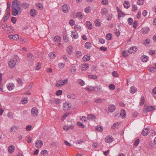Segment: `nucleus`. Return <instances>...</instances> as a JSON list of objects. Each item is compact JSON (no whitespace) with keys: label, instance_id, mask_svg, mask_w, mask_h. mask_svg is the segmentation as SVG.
Instances as JSON below:
<instances>
[{"label":"nucleus","instance_id":"423d86ee","mask_svg":"<svg viewBox=\"0 0 156 156\" xmlns=\"http://www.w3.org/2000/svg\"><path fill=\"white\" fill-rule=\"evenodd\" d=\"M63 110L64 111H67L70 110L71 108V104L69 103L66 102L63 104Z\"/></svg>","mask_w":156,"mask_h":156},{"label":"nucleus","instance_id":"c756f323","mask_svg":"<svg viewBox=\"0 0 156 156\" xmlns=\"http://www.w3.org/2000/svg\"><path fill=\"white\" fill-rule=\"evenodd\" d=\"M149 30V29L147 27H144L142 29V32L144 34H146Z\"/></svg>","mask_w":156,"mask_h":156},{"label":"nucleus","instance_id":"aec40b11","mask_svg":"<svg viewBox=\"0 0 156 156\" xmlns=\"http://www.w3.org/2000/svg\"><path fill=\"white\" fill-rule=\"evenodd\" d=\"M120 115L122 119L125 118L126 115V111L124 109H122L121 110Z\"/></svg>","mask_w":156,"mask_h":156},{"label":"nucleus","instance_id":"6e6552de","mask_svg":"<svg viewBox=\"0 0 156 156\" xmlns=\"http://www.w3.org/2000/svg\"><path fill=\"white\" fill-rule=\"evenodd\" d=\"M137 51V48L136 46H133L129 48L128 52L129 54H132V53H134Z\"/></svg>","mask_w":156,"mask_h":156},{"label":"nucleus","instance_id":"9b49d317","mask_svg":"<svg viewBox=\"0 0 156 156\" xmlns=\"http://www.w3.org/2000/svg\"><path fill=\"white\" fill-rule=\"evenodd\" d=\"M27 60L31 62H32L34 60V55L31 53H28L27 55Z\"/></svg>","mask_w":156,"mask_h":156},{"label":"nucleus","instance_id":"052dcab7","mask_svg":"<svg viewBox=\"0 0 156 156\" xmlns=\"http://www.w3.org/2000/svg\"><path fill=\"white\" fill-rule=\"evenodd\" d=\"M120 124L119 122H117L114 123L113 126H112L111 128L112 129H114L115 128L116 126Z\"/></svg>","mask_w":156,"mask_h":156},{"label":"nucleus","instance_id":"4be33fe9","mask_svg":"<svg viewBox=\"0 0 156 156\" xmlns=\"http://www.w3.org/2000/svg\"><path fill=\"white\" fill-rule=\"evenodd\" d=\"M14 85L13 84L9 83L7 85V87L9 90H12L14 88Z\"/></svg>","mask_w":156,"mask_h":156},{"label":"nucleus","instance_id":"f03ea898","mask_svg":"<svg viewBox=\"0 0 156 156\" xmlns=\"http://www.w3.org/2000/svg\"><path fill=\"white\" fill-rule=\"evenodd\" d=\"M19 60V57L16 55H14L13 59L9 62V66L12 68H14L16 66V64L18 63Z\"/></svg>","mask_w":156,"mask_h":156},{"label":"nucleus","instance_id":"f704fd0d","mask_svg":"<svg viewBox=\"0 0 156 156\" xmlns=\"http://www.w3.org/2000/svg\"><path fill=\"white\" fill-rule=\"evenodd\" d=\"M124 6L125 8L127 9L129 7V2L127 1L124 2Z\"/></svg>","mask_w":156,"mask_h":156},{"label":"nucleus","instance_id":"412c9836","mask_svg":"<svg viewBox=\"0 0 156 156\" xmlns=\"http://www.w3.org/2000/svg\"><path fill=\"white\" fill-rule=\"evenodd\" d=\"M30 15L32 16H34L36 14V11L34 9H32L30 12Z\"/></svg>","mask_w":156,"mask_h":156},{"label":"nucleus","instance_id":"f8f14e48","mask_svg":"<svg viewBox=\"0 0 156 156\" xmlns=\"http://www.w3.org/2000/svg\"><path fill=\"white\" fill-rule=\"evenodd\" d=\"M19 128V126H12L10 128V132H14L17 130Z\"/></svg>","mask_w":156,"mask_h":156},{"label":"nucleus","instance_id":"6ab92c4d","mask_svg":"<svg viewBox=\"0 0 156 156\" xmlns=\"http://www.w3.org/2000/svg\"><path fill=\"white\" fill-rule=\"evenodd\" d=\"M87 119H88L95 120L96 119V117L95 115H94L92 114H89L87 115Z\"/></svg>","mask_w":156,"mask_h":156},{"label":"nucleus","instance_id":"5fc2aeb1","mask_svg":"<svg viewBox=\"0 0 156 156\" xmlns=\"http://www.w3.org/2000/svg\"><path fill=\"white\" fill-rule=\"evenodd\" d=\"M90 7H88L85 8V11L86 13H89L90 12L91 9L89 8Z\"/></svg>","mask_w":156,"mask_h":156},{"label":"nucleus","instance_id":"dca6fc26","mask_svg":"<svg viewBox=\"0 0 156 156\" xmlns=\"http://www.w3.org/2000/svg\"><path fill=\"white\" fill-rule=\"evenodd\" d=\"M72 36L73 38L76 39L78 37V33L76 31H73L72 32Z\"/></svg>","mask_w":156,"mask_h":156},{"label":"nucleus","instance_id":"b1692460","mask_svg":"<svg viewBox=\"0 0 156 156\" xmlns=\"http://www.w3.org/2000/svg\"><path fill=\"white\" fill-rule=\"evenodd\" d=\"M94 87L90 86H89L85 88V89L89 92H92L94 90Z\"/></svg>","mask_w":156,"mask_h":156},{"label":"nucleus","instance_id":"72a5a7b5","mask_svg":"<svg viewBox=\"0 0 156 156\" xmlns=\"http://www.w3.org/2000/svg\"><path fill=\"white\" fill-rule=\"evenodd\" d=\"M112 37V35L111 33H109L107 34L106 38L108 40H110Z\"/></svg>","mask_w":156,"mask_h":156},{"label":"nucleus","instance_id":"393cba45","mask_svg":"<svg viewBox=\"0 0 156 156\" xmlns=\"http://www.w3.org/2000/svg\"><path fill=\"white\" fill-rule=\"evenodd\" d=\"M137 91L136 88L135 87L132 86L130 89V92L132 94H134Z\"/></svg>","mask_w":156,"mask_h":156},{"label":"nucleus","instance_id":"09e8293b","mask_svg":"<svg viewBox=\"0 0 156 156\" xmlns=\"http://www.w3.org/2000/svg\"><path fill=\"white\" fill-rule=\"evenodd\" d=\"M144 98L142 97L141 98V101L140 103V106H142L144 103Z\"/></svg>","mask_w":156,"mask_h":156},{"label":"nucleus","instance_id":"c9c22d12","mask_svg":"<svg viewBox=\"0 0 156 156\" xmlns=\"http://www.w3.org/2000/svg\"><path fill=\"white\" fill-rule=\"evenodd\" d=\"M91 46V44L89 42H86L85 44V47L87 49H89Z\"/></svg>","mask_w":156,"mask_h":156},{"label":"nucleus","instance_id":"2f4dec72","mask_svg":"<svg viewBox=\"0 0 156 156\" xmlns=\"http://www.w3.org/2000/svg\"><path fill=\"white\" fill-rule=\"evenodd\" d=\"M95 129L97 131L101 132L103 130V128L101 126H96L95 128Z\"/></svg>","mask_w":156,"mask_h":156},{"label":"nucleus","instance_id":"e2e57ef3","mask_svg":"<svg viewBox=\"0 0 156 156\" xmlns=\"http://www.w3.org/2000/svg\"><path fill=\"white\" fill-rule=\"evenodd\" d=\"M61 102V100L58 98H57L55 99V103L56 104H58Z\"/></svg>","mask_w":156,"mask_h":156},{"label":"nucleus","instance_id":"0e129e2a","mask_svg":"<svg viewBox=\"0 0 156 156\" xmlns=\"http://www.w3.org/2000/svg\"><path fill=\"white\" fill-rule=\"evenodd\" d=\"M75 29H77L79 31H80L81 30V28L80 26L77 25H75L74 27Z\"/></svg>","mask_w":156,"mask_h":156},{"label":"nucleus","instance_id":"3c124183","mask_svg":"<svg viewBox=\"0 0 156 156\" xmlns=\"http://www.w3.org/2000/svg\"><path fill=\"white\" fill-rule=\"evenodd\" d=\"M133 22V20L131 18H129L128 19V22L129 25H131L132 24Z\"/></svg>","mask_w":156,"mask_h":156},{"label":"nucleus","instance_id":"c85d7f7f","mask_svg":"<svg viewBox=\"0 0 156 156\" xmlns=\"http://www.w3.org/2000/svg\"><path fill=\"white\" fill-rule=\"evenodd\" d=\"M108 12V10L106 8H102L101 9V12L102 14H105Z\"/></svg>","mask_w":156,"mask_h":156},{"label":"nucleus","instance_id":"58836bf2","mask_svg":"<svg viewBox=\"0 0 156 156\" xmlns=\"http://www.w3.org/2000/svg\"><path fill=\"white\" fill-rule=\"evenodd\" d=\"M103 101V99L101 98H98L95 100L94 101L96 103H102Z\"/></svg>","mask_w":156,"mask_h":156},{"label":"nucleus","instance_id":"20e7f679","mask_svg":"<svg viewBox=\"0 0 156 156\" xmlns=\"http://www.w3.org/2000/svg\"><path fill=\"white\" fill-rule=\"evenodd\" d=\"M155 109V108L153 106H147L144 108V110L143 111L145 113L147 112H150L153 110Z\"/></svg>","mask_w":156,"mask_h":156},{"label":"nucleus","instance_id":"7ed1b4c3","mask_svg":"<svg viewBox=\"0 0 156 156\" xmlns=\"http://www.w3.org/2000/svg\"><path fill=\"white\" fill-rule=\"evenodd\" d=\"M68 82L67 79H65L64 80H60L58 81L56 84V86L58 87L61 86H62L66 84Z\"/></svg>","mask_w":156,"mask_h":156},{"label":"nucleus","instance_id":"8fccbe9b","mask_svg":"<svg viewBox=\"0 0 156 156\" xmlns=\"http://www.w3.org/2000/svg\"><path fill=\"white\" fill-rule=\"evenodd\" d=\"M112 74L113 76L115 77H118L119 76L117 72L115 71H114L112 73Z\"/></svg>","mask_w":156,"mask_h":156},{"label":"nucleus","instance_id":"bb28decb","mask_svg":"<svg viewBox=\"0 0 156 156\" xmlns=\"http://www.w3.org/2000/svg\"><path fill=\"white\" fill-rule=\"evenodd\" d=\"M94 90L97 92H101L102 91L100 86L95 87H94Z\"/></svg>","mask_w":156,"mask_h":156},{"label":"nucleus","instance_id":"a211bd4d","mask_svg":"<svg viewBox=\"0 0 156 156\" xmlns=\"http://www.w3.org/2000/svg\"><path fill=\"white\" fill-rule=\"evenodd\" d=\"M115 107L114 105H111L108 107V111L111 112H113L115 109Z\"/></svg>","mask_w":156,"mask_h":156},{"label":"nucleus","instance_id":"f3484780","mask_svg":"<svg viewBox=\"0 0 156 156\" xmlns=\"http://www.w3.org/2000/svg\"><path fill=\"white\" fill-rule=\"evenodd\" d=\"M90 59V55L89 54L85 55L83 58V60L84 61H89Z\"/></svg>","mask_w":156,"mask_h":156},{"label":"nucleus","instance_id":"13d9d810","mask_svg":"<svg viewBox=\"0 0 156 156\" xmlns=\"http://www.w3.org/2000/svg\"><path fill=\"white\" fill-rule=\"evenodd\" d=\"M11 21L14 24H15L16 21V19L15 17H12L11 18Z\"/></svg>","mask_w":156,"mask_h":156},{"label":"nucleus","instance_id":"338daca9","mask_svg":"<svg viewBox=\"0 0 156 156\" xmlns=\"http://www.w3.org/2000/svg\"><path fill=\"white\" fill-rule=\"evenodd\" d=\"M100 50L101 51H105L107 50V48L105 47H101L100 48Z\"/></svg>","mask_w":156,"mask_h":156},{"label":"nucleus","instance_id":"0eeeda50","mask_svg":"<svg viewBox=\"0 0 156 156\" xmlns=\"http://www.w3.org/2000/svg\"><path fill=\"white\" fill-rule=\"evenodd\" d=\"M38 113V110L35 107L33 108L31 110L32 115L34 116H37Z\"/></svg>","mask_w":156,"mask_h":156},{"label":"nucleus","instance_id":"79ce46f5","mask_svg":"<svg viewBox=\"0 0 156 156\" xmlns=\"http://www.w3.org/2000/svg\"><path fill=\"white\" fill-rule=\"evenodd\" d=\"M10 14V13H8L4 19V22H5L6 21L9 17Z\"/></svg>","mask_w":156,"mask_h":156},{"label":"nucleus","instance_id":"680f3d73","mask_svg":"<svg viewBox=\"0 0 156 156\" xmlns=\"http://www.w3.org/2000/svg\"><path fill=\"white\" fill-rule=\"evenodd\" d=\"M69 24L72 26H73L75 24V21L73 20H70L69 22Z\"/></svg>","mask_w":156,"mask_h":156},{"label":"nucleus","instance_id":"473e14b6","mask_svg":"<svg viewBox=\"0 0 156 156\" xmlns=\"http://www.w3.org/2000/svg\"><path fill=\"white\" fill-rule=\"evenodd\" d=\"M67 98L70 99H74L76 97L75 96V95L73 94H69L67 95Z\"/></svg>","mask_w":156,"mask_h":156},{"label":"nucleus","instance_id":"a19ab883","mask_svg":"<svg viewBox=\"0 0 156 156\" xmlns=\"http://www.w3.org/2000/svg\"><path fill=\"white\" fill-rule=\"evenodd\" d=\"M149 132H148V131H146L145 130H143L142 132V134L144 136H146L148 134Z\"/></svg>","mask_w":156,"mask_h":156},{"label":"nucleus","instance_id":"a878e982","mask_svg":"<svg viewBox=\"0 0 156 156\" xmlns=\"http://www.w3.org/2000/svg\"><path fill=\"white\" fill-rule=\"evenodd\" d=\"M142 59V61L143 62H146L147 61L148 59V57L145 55L142 56L141 58Z\"/></svg>","mask_w":156,"mask_h":156},{"label":"nucleus","instance_id":"4c0bfd02","mask_svg":"<svg viewBox=\"0 0 156 156\" xmlns=\"http://www.w3.org/2000/svg\"><path fill=\"white\" fill-rule=\"evenodd\" d=\"M28 101V98H25L23 100H21V102L23 104L26 103Z\"/></svg>","mask_w":156,"mask_h":156},{"label":"nucleus","instance_id":"5701e85b","mask_svg":"<svg viewBox=\"0 0 156 156\" xmlns=\"http://www.w3.org/2000/svg\"><path fill=\"white\" fill-rule=\"evenodd\" d=\"M129 53L128 52V51L126 50H124L122 53V56L124 57H127L129 56Z\"/></svg>","mask_w":156,"mask_h":156},{"label":"nucleus","instance_id":"9d476101","mask_svg":"<svg viewBox=\"0 0 156 156\" xmlns=\"http://www.w3.org/2000/svg\"><path fill=\"white\" fill-rule=\"evenodd\" d=\"M69 6L67 4H64L62 6V11L65 13H67L69 12Z\"/></svg>","mask_w":156,"mask_h":156},{"label":"nucleus","instance_id":"1a4fd4ad","mask_svg":"<svg viewBox=\"0 0 156 156\" xmlns=\"http://www.w3.org/2000/svg\"><path fill=\"white\" fill-rule=\"evenodd\" d=\"M105 142L107 143H111L113 141V137L111 136H107L105 138Z\"/></svg>","mask_w":156,"mask_h":156},{"label":"nucleus","instance_id":"37998d69","mask_svg":"<svg viewBox=\"0 0 156 156\" xmlns=\"http://www.w3.org/2000/svg\"><path fill=\"white\" fill-rule=\"evenodd\" d=\"M76 17L79 19H82L83 18V16L81 12H78L76 15Z\"/></svg>","mask_w":156,"mask_h":156},{"label":"nucleus","instance_id":"ddd939ff","mask_svg":"<svg viewBox=\"0 0 156 156\" xmlns=\"http://www.w3.org/2000/svg\"><path fill=\"white\" fill-rule=\"evenodd\" d=\"M89 67L88 64H83L81 65L82 70H86Z\"/></svg>","mask_w":156,"mask_h":156},{"label":"nucleus","instance_id":"774afa93","mask_svg":"<svg viewBox=\"0 0 156 156\" xmlns=\"http://www.w3.org/2000/svg\"><path fill=\"white\" fill-rule=\"evenodd\" d=\"M140 140L138 139H136L135 141L134 144L135 146H137L139 143Z\"/></svg>","mask_w":156,"mask_h":156},{"label":"nucleus","instance_id":"ea45409f","mask_svg":"<svg viewBox=\"0 0 156 156\" xmlns=\"http://www.w3.org/2000/svg\"><path fill=\"white\" fill-rule=\"evenodd\" d=\"M108 87L109 89L112 90H114L115 88V86L114 84H110L108 86Z\"/></svg>","mask_w":156,"mask_h":156},{"label":"nucleus","instance_id":"603ef678","mask_svg":"<svg viewBox=\"0 0 156 156\" xmlns=\"http://www.w3.org/2000/svg\"><path fill=\"white\" fill-rule=\"evenodd\" d=\"M63 38L64 40L66 42H67L69 41V38L66 35H63Z\"/></svg>","mask_w":156,"mask_h":156},{"label":"nucleus","instance_id":"49530a36","mask_svg":"<svg viewBox=\"0 0 156 156\" xmlns=\"http://www.w3.org/2000/svg\"><path fill=\"white\" fill-rule=\"evenodd\" d=\"M95 25L97 27H99L100 25V23L97 20H96L94 21Z\"/></svg>","mask_w":156,"mask_h":156},{"label":"nucleus","instance_id":"864d4df0","mask_svg":"<svg viewBox=\"0 0 156 156\" xmlns=\"http://www.w3.org/2000/svg\"><path fill=\"white\" fill-rule=\"evenodd\" d=\"M77 125L78 126L81 127L82 128H83L84 127V125L80 122H78L77 123Z\"/></svg>","mask_w":156,"mask_h":156},{"label":"nucleus","instance_id":"7c9ffc66","mask_svg":"<svg viewBox=\"0 0 156 156\" xmlns=\"http://www.w3.org/2000/svg\"><path fill=\"white\" fill-rule=\"evenodd\" d=\"M53 40L57 42H59L61 40L60 37L58 36L55 37L53 38Z\"/></svg>","mask_w":156,"mask_h":156},{"label":"nucleus","instance_id":"c03bdc74","mask_svg":"<svg viewBox=\"0 0 156 156\" xmlns=\"http://www.w3.org/2000/svg\"><path fill=\"white\" fill-rule=\"evenodd\" d=\"M144 0H138L137 3L138 5H141L144 4Z\"/></svg>","mask_w":156,"mask_h":156},{"label":"nucleus","instance_id":"69168bd1","mask_svg":"<svg viewBox=\"0 0 156 156\" xmlns=\"http://www.w3.org/2000/svg\"><path fill=\"white\" fill-rule=\"evenodd\" d=\"M23 5L25 9L28 8L29 6V4L26 2L23 3Z\"/></svg>","mask_w":156,"mask_h":156},{"label":"nucleus","instance_id":"de8ad7c7","mask_svg":"<svg viewBox=\"0 0 156 156\" xmlns=\"http://www.w3.org/2000/svg\"><path fill=\"white\" fill-rule=\"evenodd\" d=\"M37 7L39 9H43V5L40 3H38L37 5Z\"/></svg>","mask_w":156,"mask_h":156},{"label":"nucleus","instance_id":"bf43d9fd","mask_svg":"<svg viewBox=\"0 0 156 156\" xmlns=\"http://www.w3.org/2000/svg\"><path fill=\"white\" fill-rule=\"evenodd\" d=\"M64 64L63 63H60L58 64V66L60 69H62L64 67Z\"/></svg>","mask_w":156,"mask_h":156},{"label":"nucleus","instance_id":"cd10ccee","mask_svg":"<svg viewBox=\"0 0 156 156\" xmlns=\"http://www.w3.org/2000/svg\"><path fill=\"white\" fill-rule=\"evenodd\" d=\"M86 25L89 29H91L92 28V24L89 21L86 22Z\"/></svg>","mask_w":156,"mask_h":156},{"label":"nucleus","instance_id":"e433bc0d","mask_svg":"<svg viewBox=\"0 0 156 156\" xmlns=\"http://www.w3.org/2000/svg\"><path fill=\"white\" fill-rule=\"evenodd\" d=\"M73 50L72 47H71L70 46L67 49V53L71 55L72 54V52Z\"/></svg>","mask_w":156,"mask_h":156},{"label":"nucleus","instance_id":"6e6d98bb","mask_svg":"<svg viewBox=\"0 0 156 156\" xmlns=\"http://www.w3.org/2000/svg\"><path fill=\"white\" fill-rule=\"evenodd\" d=\"M108 0H102L101 1V3L102 5H106L108 4Z\"/></svg>","mask_w":156,"mask_h":156},{"label":"nucleus","instance_id":"a18cd8bd","mask_svg":"<svg viewBox=\"0 0 156 156\" xmlns=\"http://www.w3.org/2000/svg\"><path fill=\"white\" fill-rule=\"evenodd\" d=\"M49 55L51 58L52 59H53L55 58V54L53 53V52H50L49 54Z\"/></svg>","mask_w":156,"mask_h":156},{"label":"nucleus","instance_id":"2eb2a0df","mask_svg":"<svg viewBox=\"0 0 156 156\" xmlns=\"http://www.w3.org/2000/svg\"><path fill=\"white\" fill-rule=\"evenodd\" d=\"M74 128V126L73 125H71L69 126H63V129L66 130H68L70 129H73Z\"/></svg>","mask_w":156,"mask_h":156},{"label":"nucleus","instance_id":"4468645a","mask_svg":"<svg viewBox=\"0 0 156 156\" xmlns=\"http://www.w3.org/2000/svg\"><path fill=\"white\" fill-rule=\"evenodd\" d=\"M15 147L14 146L11 145L8 147V151L9 153L12 154L14 151Z\"/></svg>","mask_w":156,"mask_h":156},{"label":"nucleus","instance_id":"f257e3e1","mask_svg":"<svg viewBox=\"0 0 156 156\" xmlns=\"http://www.w3.org/2000/svg\"><path fill=\"white\" fill-rule=\"evenodd\" d=\"M12 14L13 16H16L20 14L22 11L20 3L17 0L12 2Z\"/></svg>","mask_w":156,"mask_h":156},{"label":"nucleus","instance_id":"4d7b16f0","mask_svg":"<svg viewBox=\"0 0 156 156\" xmlns=\"http://www.w3.org/2000/svg\"><path fill=\"white\" fill-rule=\"evenodd\" d=\"M62 92V91L61 90H57L56 93L55 94L57 95H61Z\"/></svg>","mask_w":156,"mask_h":156},{"label":"nucleus","instance_id":"39448f33","mask_svg":"<svg viewBox=\"0 0 156 156\" xmlns=\"http://www.w3.org/2000/svg\"><path fill=\"white\" fill-rule=\"evenodd\" d=\"M43 144V142L40 140H37L35 143V146L38 148H40Z\"/></svg>","mask_w":156,"mask_h":156}]
</instances>
